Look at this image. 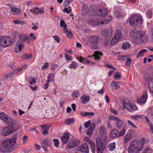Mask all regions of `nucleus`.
I'll list each match as a JSON object with an SVG mask.
<instances>
[{
    "instance_id": "f257e3e1",
    "label": "nucleus",
    "mask_w": 153,
    "mask_h": 153,
    "mask_svg": "<svg viewBox=\"0 0 153 153\" xmlns=\"http://www.w3.org/2000/svg\"><path fill=\"white\" fill-rule=\"evenodd\" d=\"M16 138L14 137L5 140L2 146L0 147V152H11L15 149L14 147L16 142Z\"/></svg>"
},
{
    "instance_id": "f03ea898",
    "label": "nucleus",
    "mask_w": 153,
    "mask_h": 153,
    "mask_svg": "<svg viewBox=\"0 0 153 153\" xmlns=\"http://www.w3.org/2000/svg\"><path fill=\"white\" fill-rule=\"evenodd\" d=\"M145 143L143 139L137 141H131L130 144L128 149V153H139L143 149V145Z\"/></svg>"
},
{
    "instance_id": "7ed1b4c3",
    "label": "nucleus",
    "mask_w": 153,
    "mask_h": 153,
    "mask_svg": "<svg viewBox=\"0 0 153 153\" xmlns=\"http://www.w3.org/2000/svg\"><path fill=\"white\" fill-rule=\"evenodd\" d=\"M130 35L136 42H142L147 37L146 32L134 29L130 32Z\"/></svg>"
},
{
    "instance_id": "20e7f679",
    "label": "nucleus",
    "mask_w": 153,
    "mask_h": 153,
    "mask_svg": "<svg viewBox=\"0 0 153 153\" xmlns=\"http://www.w3.org/2000/svg\"><path fill=\"white\" fill-rule=\"evenodd\" d=\"M100 37L97 36H94L89 37V42L90 44V48L91 50H97L99 48V44Z\"/></svg>"
},
{
    "instance_id": "39448f33",
    "label": "nucleus",
    "mask_w": 153,
    "mask_h": 153,
    "mask_svg": "<svg viewBox=\"0 0 153 153\" xmlns=\"http://www.w3.org/2000/svg\"><path fill=\"white\" fill-rule=\"evenodd\" d=\"M97 153H103L105 149V144L100 137H97L96 140Z\"/></svg>"
},
{
    "instance_id": "423d86ee",
    "label": "nucleus",
    "mask_w": 153,
    "mask_h": 153,
    "mask_svg": "<svg viewBox=\"0 0 153 153\" xmlns=\"http://www.w3.org/2000/svg\"><path fill=\"white\" fill-rule=\"evenodd\" d=\"M142 19V16L139 14L134 15L130 19L129 24L131 26L136 25L141 22Z\"/></svg>"
},
{
    "instance_id": "0eeeda50",
    "label": "nucleus",
    "mask_w": 153,
    "mask_h": 153,
    "mask_svg": "<svg viewBox=\"0 0 153 153\" xmlns=\"http://www.w3.org/2000/svg\"><path fill=\"white\" fill-rule=\"evenodd\" d=\"M7 124L8 125H10L9 126L10 127V128L12 130L13 132L14 131H17L20 128V126L18 122L16 120H13L12 118V121L9 122Z\"/></svg>"
},
{
    "instance_id": "6e6552de",
    "label": "nucleus",
    "mask_w": 153,
    "mask_h": 153,
    "mask_svg": "<svg viewBox=\"0 0 153 153\" xmlns=\"http://www.w3.org/2000/svg\"><path fill=\"white\" fill-rule=\"evenodd\" d=\"M123 109H126L130 111H132L137 109L135 105L124 101L123 103Z\"/></svg>"
},
{
    "instance_id": "1a4fd4ad",
    "label": "nucleus",
    "mask_w": 153,
    "mask_h": 153,
    "mask_svg": "<svg viewBox=\"0 0 153 153\" xmlns=\"http://www.w3.org/2000/svg\"><path fill=\"white\" fill-rule=\"evenodd\" d=\"M125 132L126 129L125 128L123 129L120 132H118L117 129H114L111 131L110 136L112 138L117 137L123 135L125 134Z\"/></svg>"
},
{
    "instance_id": "9d476101",
    "label": "nucleus",
    "mask_w": 153,
    "mask_h": 153,
    "mask_svg": "<svg viewBox=\"0 0 153 153\" xmlns=\"http://www.w3.org/2000/svg\"><path fill=\"white\" fill-rule=\"evenodd\" d=\"M10 127L8 126L2 128L0 131V134L5 136L10 135L13 133V131Z\"/></svg>"
},
{
    "instance_id": "9b49d317",
    "label": "nucleus",
    "mask_w": 153,
    "mask_h": 153,
    "mask_svg": "<svg viewBox=\"0 0 153 153\" xmlns=\"http://www.w3.org/2000/svg\"><path fill=\"white\" fill-rule=\"evenodd\" d=\"M51 143V140L49 138L44 139L43 141L41 142V146L45 151L48 152V150L46 146H50Z\"/></svg>"
},
{
    "instance_id": "f8f14e48",
    "label": "nucleus",
    "mask_w": 153,
    "mask_h": 153,
    "mask_svg": "<svg viewBox=\"0 0 153 153\" xmlns=\"http://www.w3.org/2000/svg\"><path fill=\"white\" fill-rule=\"evenodd\" d=\"M0 119L7 124L12 121V118L3 112L0 113Z\"/></svg>"
},
{
    "instance_id": "ddd939ff",
    "label": "nucleus",
    "mask_w": 153,
    "mask_h": 153,
    "mask_svg": "<svg viewBox=\"0 0 153 153\" xmlns=\"http://www.w3.org/2000/svg\"><path fill=\"white\" fill-rule=\"evenodd\" d=\"M78 150L82 152L89 153V149L87 143H84L81 146H79L77 148Z\"/></svg>"
},
{
    "instance_id": "4468645a",
    "label": "nucleus",
    "mask_w": 153,
    "mask_h": 153,
    "mask_svg": "<svg viewBox=\"0 0 153 153\" xmlns=\"http://www.w3.org/2000/svg\"><path fill=\"white\" fill-rule=\"evenodd\" d=\"M113 30L112 28L106 29L101 32L102 35L105 37H111L112 34Z\"/></svg>"
},
{
    "instance_id": "2eb2a0df",
    "label": "nucleus",
    "mask_w": 153,
    "mask_h": 153,
    "mask_svg": "<svg viewBox=\"0 0 153 153\" xmlns=\"http://www.w3.org/2000/svg\"><path fill=\"white\" fill-rule=\"evenodd\" d=\"M107 14V11L105 8L100 9L97 11L95 15H99L103 17L106 16Z\"/></svg>"
},
{
    "instance_id": "dca6fc26",
    "label": "nucleus",
    "mask_w": 153,
    "mask_h": 153,
    "mask_svg": "<svg viewBox=\"0 0 153 153\" xmlns=\"http://www.w3.org/2000/svg\"><path fill=\"white\" fill-rule=\"evenodd\" d=\"M148 97L147 91H146L142 97L137 100V101L139 103L144 104L146 101Z\"/></svg>"
},
{
    "instance_id": "f3484780",
    "label": "nucleus",
    "mask_w": 153,
    "mask_h": 153,
    "mask_svg": "<svg viewBox=\"0 0 153 153\" xmlns=\"http://www.w3.org/2000/svg\"><path fill=\"white\" fill-rule=\"evenodd\" d=\"M108 19H105L103 21H99L95 22L96 25H99L100 24H106L109 23L112 20V18L111 16H109Z\"/></svg>"
},
{
    "instance_id": "a211bd4d",
    "label": "nucleus",
    "mask_w": 153,
    "mask_h": 153,
    "mask_svg": "<svg viewBox=\"0 0 153 153\" xmlns=\"http://www.w3.org/2000/svg\"><path fill=\"white\" fill-rule=\"evenodd\" d=\"M5 43L2 45L4 46V47H7L12 43V39L8 36H6L5 40Z\"/></svg>"
},
{
    "instance_id": "6ab92c4d",
    "label": "nucleus",
    "mask_w": 153,
    "mask_h": 153,
    "mask_svg": "<svg viewBox=\"0 0 153 153\" xmlns=\"http://www.w3.org/2000/svg\"><path fill=\"white\" fill-rule=\"evenodd\" d=\"M69 138V135L68 133L64 134L61 138L62 143L66 144L68 142Z\"/></svg>"
},
{
    "instance_id": "aec40b11",
    "label": "nucleus",
    "mask_w": 153,
    "mask_h": 153,
    "mask_svg": "<svg viewBox=\"0 0 153 153\" xmlns=\"http://www.w3.org/2000/svg\"><path fill=\"white\" fill-rule=\"evenodd\" d=\"M100 134L103 136L105 139L107 138V131L105 128L103 126H101L100 129Z\"/></svg>"
},
{
    "instance_id": "412c9836",
    "label": "nucleus",
    "mask_w": 153,
    "mask_h": 153,
    "mask_svg": "<svg viewBox=\"0 0 153 153\" xmlns=\"http://www.w3.org/2000/svg\"><path fill=\"white\" fill-rule=\"evenodd\" d=\"M88 143L91 147V150L93 153H95L96 151V148L95 144L94 142L92 140H89Z\"/></svg>"
},
{
    "instance_id": "4be33fe9",
    "label": "nucleus",
    "mask_w": 153,
    "mask_h": 153,
    "mask_svg": "<svg viewBox=\"0 0 153 153\" xmlns=\"http://www.w3.org/2000/svg\"><path fill=\"white\" fill-rule=\"evenodd\" d=\"M102 54L101 52L96 51H95L94 55H93V56L95 57L94 59L96 60H99L100 59V56H102Z\"/></svg>"
},
{
    "instance_id": "5701e85b",
    "label": "nucleus",
    "mask_w": 153,
    "mask_h": 153,
    "mask_svg": "<svg viewBox=\"0 0 153 153\" xmlns=\"http://www.w3.org/2000/svg\"><path fill=\"white\" fill-rule=\"evenodd\" d=\"M95 127V124L94 123H92L88 130H87L86 134L88 135H89L93 132Z\"/></svg>"
},
{
    "instance_id": "b1692460",
    "label": "nucleus",
    "mask_w": 153,
    "mask_h": 153,
    "mask_svg": "<svg viewBox=\"0 0 153 153\" xmlns=\"http://www.w3.org/2000/svg\"><path fill=\"white\" fill-rule=\"evenodd\" d=\"M19 39L20 42H23L27 39V37L26 34H20L19 36Z\"/></svg>"
},
{
    "instance_id": "393cba45",
    "label": "nucleus",
    "mask_w": 153,
    "mask_h": 153,
    "mask_svg": "<svg viewBox=\"0 0 153 153\" xmlns=\"http://www.w3.org/2000/svg\"><path fill=\"white\" fill-rule=\"evenodd\" d=\"M11 10L12 13L14 15H18L20 13V10L14 7H11Z\"/></svg>"
},
{
    "instance_id": "a878e982",
    "label": "nucleus",
    "mask_w": 153,
    "mask_h": 153,
    "mask_svg": "<svg viewBox=\"0 0 153 153\" xmlns=\"http://www.w3.org/2000/svg\"><path fill=\"white\" fill-rule=\"evenodd\" d=\"M33 13L36 14H38V13H42L45 12L44 10L42 8L39 9L37 7H34L33 9Z\"/></svg>"
},
{
    "instance_id": "bb28decb",
    "label": "nucleus",
    "mask_w": 153,
    "mask_h": 153,
    "mask_svg": "<svg viewBox=\"0 0 153 153\" xmlns=\"http://www.w3.org/2000/svg\"><path fill=\"white\" fill-rule=\"evenodd\" d=\"M114 36L119 40L121 39L122 36L121 31L120 30H117L115 33Z\"/></svg>"
},
{
    "instance_id": "cd10ccee",
    "label": "nucleus",
    "mask_w": 153,
    "mask_h": 153,
    "mask_svg": "<svg viewBox=\"0 0 153 153\" xmlns=\"http://www.w3.org/2000/svg\"><path fill=\"white\" fill-rule=\"evenodd\" d=\"M88 11V9L87 8V5L84 4L83 5L82 9L81 10V13L83 16L86 15Z\"/></svg>"
},
{
    "instance_id": "c85d7f7f",
    "label": "nucleus",
    "mask_w": 153,
    "mask_h": 153,
    "mask_svg": "<svg viewBox=\"0 0 153 153\" xmlns=\"http://www.w3.org/2000/svg\"><path fill=\"white\" fill-rule=\"evenodd\" d=\"M74 119L73 118H71L66 119L65 120V124L67 125H70L74 123Z\"/></svg>"
},
{
    "instance_id": "c756f323",
    "label": "nucleus",
    "mask_w": 153,
    "mask_h": 153,
    "mask_svg": "<svg viewBox=\"0 0 153 153\" xmlns=\"http://www.w3.org/2000/svg\"><path fill=\"white\" fill-rule=\"evenodd\" d=\"M79 143L76 141H71L68 143V146H69L70 148H74L77 146L78 145Z\"/></svg>"
},
{
    "instance_id": "7c9ffc66",
    "label": "nucleus",
    "mask_w": 153,
    "mask_h": 153,
    "mask_svg": "<svg viewBox=\"0 0 153 153\" xmlns=\"http://www.w3.org/2000/svg\"><path fill=\"white\" fill-rule=\"evenodd\" d=\"M81 100H82V103L85 104L87 103L89 100L90 98L86 95H84L81 97Z\"/></svg>"
},
{
    "instance_id": "2f4dec72",
    "label": "nucleus",
    "mask_w": 153,
    "mask_h": 153,
    "mask_svg": "<svg viewBox=\"0 0 153 153\" xmlns=\"http://www.w3.org/2000/svg\"><path fill=\"white\" fill-rule=\"evenodd\" d=\"M149 87L151 91L153 93V78H152L149 80Z\"/></svg>"
},
{
    "instance_id": "473e14b6",
    "label": "nucleus",
    "mask_w": 153,
    "mask_h": 153,
    "mask_svg": "<svg viewBox=\"0 0 153 153\" xmlns=\"http://www.w3.org/2000/svg\"><path fill=\"white\" fill-rule=\"evenodd\" d=\"M48 80L47 81L49 82L53 81L54 78V74L53 73H50L47 76Z\"/></svg>"
},
{
    "instance_id": "72a5a7b5",
    "label": "nucleus",
    "mask_w": 153,
    "mask_h": 153,
    "mask_svg": "<svg viewBox=\"0 0 153 153\" xmlns=\"http://www.w3.org/2000/svg\"><path fill=\"white\" fill-rule=\"evenodd\" d=\"M60 26L61 27H63L64 30H66L67 28L66 24L65 23V21L63 20H61L60 21Z\"/></svg>"
},
{
    "instance_id": "f704fd0d",
    "label": "nucleus",
    "mask_w": 153,
    "mask_h": 153,
    "mask_svg": "<svg viewBox=\"0 0 153 153\" xmlns=\"http://www.w3.org/2000/svg\"><path fill=\"white\" fill-rule=\"evenodd\" d=\"M147 51L146 49H143L140 51L137 55V57L138 58L140 56H143L144 54Z\"/></svg>"
},
{
    "instance_id": "c9c22d12",
    "label": "nucleus",
    "mask_w": 153,
    "mask_h": 153,
    "mask_svg": "<svg viewBox=\"0 0 153 153\" xmlns=\"http://www.w3.org/2000/svg\"><path fill=\"white\" fill-rule=\"evenodd\" d=\"M32 57V54H30L28 55L27 53H25L22 55V58L23 60H25L27 59H29L31 58Z\"/></svg>"
},
{
    "instance_id": "e433bc0d",
    "label": "nucleus",
    "mask_w": 153,
    "mask_h": 153,
    "mask_svg": "<svg viewBox=\"0 0 153 153\" xmlns=\"http://www.w3.org/2000/svg\"><path fill=\"white\" fill-rule=\"evenodd\" d=\"M131 138V135L130 134H127L125 136L124 139V143H127L129 140Z\"/></svg>"
},
{
    "instance_id": "4c0bfd02",
    "label": "nucleus",
    "mask_w": 153,
    "mask_h": 153,
    "mask_svg": "<svg viewBox=\"0 0 153 153\" xmlns=\"http://www.w3.org/2000/svg\"><path fill=\"white\" fill-rule=\"evenodd\" d=\"M66 33L67 36L69 38H71L73 36V35L72 32L70 30H68L67 28L65 30H64Z\"/></svg>"
},
{
    "instance_id": "58836bf2",
    "label": "nucleus",
    "mask_w": 153,
    "mask_h": 153,
    "mask_svg": "<svg viewBox=\"0 0 153 153\" xmlns=\"http://www.w3.org/2000/svg\"><path fill=\"white\" fill-rule=\"evenodd\" d=\"M78 65L77 63H75L74 62H72L69 65V67L71 69H75L77 68Z\"/></svg>"
},
{
    "instance_id": "ea45409f",
    "label": "nucleus",
    "mask_w": 153,
    "mask_h": 153,
    "mask_svg": "<svg viewBox=\"0 0 153 153\" xmlns=\"http://www.w3.org/2000/svg\"><path fill=\"white\" fill-rule=\"evenodd\" d=\"M30 84H34L36 83V80L35 78L29 77L28 80Z\"/></svg>"
},
{
    "instance_id": "a19ab883",
    "label": "nucleus",
    "mask_w": 153,
    "mask_h": 153,
    "mask_svg": "<svg viewBox=\"0 0 153 153\" xmlns=\"http://www.w3.org/2000/svg\"><path fill=\"white\" fill-rule=\"evenodd\" d=\"M130 46V45L128 42L123 43L122 46L123 49L124 50L128 48Z\"/></svg>"
},
{
    "instance_id": "79ce46f5",
    "label": "nucleus",
    "mask_w": 153,
    "mask_h": 153,
    "mask_svg": "<svg viewBox=\"0 0 153 153\" xmlns=\"http://www.w3.org/2000/svg\"><path fill=\"white\" fill-rule=\"evenodd\" d=\"M119 84L120 83L118 82H116L115 81H112L111 82V85H114V89H116L119 87Z\"/></svg>"
},
{
    "instance_id": "37998d69",
    "label": "nucleus",
    "mask_w": 153,
    "mask_h": 153,
    "mask_svg": "<svg viewBox=\"0 0 153 153\" xmlns=\"http://www.w3.org/2000/svg\"><path fill=\"white\" fill-rule=\"evenodd\" d=\"M110 150L111 151H113L114 150L115 148V143L114 142L111 143L108 146Z\"/></svg>"
},
{
    "instance_id": "c03bdc74",
    "label": "nucleus",
    "mask_w": 153,
    "mask_h": 153,
    "mask_svg": "<svg viewBox=\"0 0 153 153\" xmlns=\"http://www.w3.org/2000/svg\"><path fill=\"white\" fill-rule=\"evenodd\" d=\"M6 36H2L0 37V45L4 47V46L2 45L4 43H5V40Z\"/></svg>"
},
{
    "instance_id": "a18cd8bd",
    "label": "nucleus",
    "mask_w": 153,
    "mask_h": 153,
    "mask_svg": "<svg viewBox=\"0 0 153 153\" xmlns=\"http://www.w3.org/2000/svg\"><path fill=\"white\" fill-rule=\"evenodd\" d=\"M15 74V73L14 72H11L5 74L4 76V78L5 79L9 78L12 75H14Z\"/></svg>"
},
{
    "instance_id": "49530a36",
    "label": "nucleus",
    "mask_w": 153,
    "mask_h": 153,
    "mask_svg": "<svg viewBox=\"0 0 153 153\" xmlns=\"http://www.w3.org/2000/svg\"><path fill=\"white\" fill-rule=\"evenodd\" d=\"M123 123V121L120 120L117 122V126L118 128L120 129Z\"/></svg>"
},
{
    "instance_id": "de8ad7c7",
    "label": "nucleus",
    "mask_w": 153,
    "mask_h": 153,
    "mask_svg": "<svg viewBox=\"0 0 153 153\" xmlns=\"http://www.w3.org/2000/svg\"><path fill=\"white\" fill-rule=\"evenodd\" d=\"M119 40L114 36L111 41V45H114L117 43Z\"/></svg>"
},
{
    "instance_id": "09e8293b",
    "label": "nucleus",
    "mask_w": 153,
    "mask_h": 153,
    "mask_svg": "<svg viewBox=\"0 0 153 153\" xmlns=\"http://www.w3.org/2000/svg\"><path fill=\"white\" fill-rule=\"evenodd\" d=\"M121 75L119 72H116L114 74V78L115 79H119Z\"/></svg>"
},
{
    "instance_id": "8fccbe9b",
    "label": "nucleus",
    "mask_w": 153,
    "mask_h": 153,
    "mask_svg": "<svg viewBox=\"0 0 153 153\" xmlns=\"http://www.w3.org/2000/svg\"><path fill=\"white\" fill-rule=\"evenodd\" d=\"M141 116L140 115H133L131 116V118L135 120H137L139 118L142 119L143 118L142 117H141Z\"/></svg>"
},
{
    "instance_id": "3c124183",
    "label": "nucleus",
    "mask_w": 153,
    "mask_h": 153,
    "mask_svg": "<svg viewBox=\"0 0 153 153\" xmlns=\"http://www.w3.org/2000/svg\"><path fill=\"white\" fill-rule=\"evenodd\" d=\"M72 95L74 97H78L80 95V93L79 91H75L73 92Z\"/></svg>"
},
{
    "instance_id": "603ef678",
    "label": "nucleus",
    "mask_w": 153,
    "mask_h": 153,
    "mask_svg": "<svg viewBox=\"0 0 153 153\" xmlns=\"http://www.w3.org/2000/svg\"><path fill=\"white\" fill-rule=\"evenodd\" d=\"M53 141L54 142V144L55 146L57 147H58L59 144L58 140L57 139H54L53 140Z\"/></svg>"
},
{
    "instance_id": "864d4df0",
    "label": "nucleus",
    "mask_w": 153,
    "mask_h": 153,
    "mask_svg": "<svg viewBox=\"0 0 153 153\" xmlns=\"http://www.w3.org/2000/svg\"><path fill=\"white\" fill-rule=\"evenodd\" d=\"M65 58L67 61L71 60H72V57L69 55H67L66 53L65 54Z\"/></svg>"
},
{
    "instance_id": "5fc2aeb1",
    "label": "nucleus",
    "mask_w": 153,
    "mask_h": 153,
    "mask_svg": "<svg viewBox=\"0 0 153 153\" xmlns=\"http://www.w3.org/2000/svg\"><path fill=\"white\" fill-rule=\"evenodd\" d=\"M24 47V44L22 43L19 44L18 46V50L20 51H22Z\"/></svg>"
},
{
    "instance_id": "6e6d98bb",
    "label": "nucleus",
    "mask_w": 153,
    "mask_h": 153,
    "mask_svg": "<svg viewBox=\"0 0 153 153\" xmlns=\"http://www.w3.org/2000/svg\"><path fill=\"white\" fill-rule=\"evenodd\" d=\"M13 22L15 24H22L23 23V22L19 20H14L13 21Z\"/></svg>"
},
{
    "instance_id": "4d7b16f0",
    "label": "nucleus",
    "mask_w": 153,
    "mask_h": 153,
    "mask_svg": "<svg viewBox=\"0 0 153 153\" xmlns=\"http://www.w3.org/2000/svg\"><path fill=\"white\" fill-rule=\"evenodd\" d=\"M91 124V122L90 120H88L84 124V127L85 128H88L89 127Z\"/></svg>"
},
{
    "instance_id": "13d9d810",
    "label": "nucleus",
    "mask_w": 153,
    "mask_h": 153,
    "mask_svg": "<svg viewBox=\"0 0 153 153\" xmlns=\"http://www.w3.org/2000/svg\"><path fill=\"white\" fill-rule=\"evenodd\" d=\"M49 127L46 128L45 129L43 130L42 133L43 134L46 135L48 133Z\"/></svg>"
},
{
    "instance_id": "bf43d9fd",
    "label": "nucleus",
    "mask_w": 153,
    "mask_h": 153,
    "mask_svg": "<svg viewBox=\"0 0 153 153\" xmlns=\"http://www.w3.org/2000/svg\"><path fill=\"white\" fill-rule=\"evenodd\" d=\"M147 14L150 18H152V13L151 10H149L146 12Z\"/></svg>"
},
{
    "instance_id": "052dcab7",
    "label": "nucleus",
    "mask_w": 153,
    "mask_h": 153,
    "mask_svg": "<svg viewBox=\"0 0 153 153\" xmlns=\"http://www.w3.org/2000/svg\"><path fill=\"white\" fill-rule=\"evenodd\" d=\"M131 61V59H128L126 62V65L127 66H129L130 64Z\"/></svg>"
},
{
    "instance_id": "680f3d73",
    "label": "nucleus",
    "mask_w": 153,
    "mask_h": 153,
    "mask_svg": "<svg viewBox=\"0 0 153 153\" xmlns=\"http://www.w3.org/2000/svg\"><path fill=\"white\" fill-rule=\"evenodd\" d=\"M49 65L48 63H45L44 64V65L42 67V69L43 70H45L47 69Z\"/></svg>"
},
{
    "instance_id": "e2e57ef3",
    "label": "nucleus",
    "mask_w": 153,
    "mask_h": 153,
    "mask_svg": "<svg viewBox=\"0 0 153 153\" xmlns=\"http://www.w3.org/2000/svg\"><path fill=\"white\" fill-rule=\"evenodd\" d=\"M94 112H85V115L86 116H91L94 115Z\"/></svg>"
},
{
    "instance_id": "0e129e2a",
    "label": "nucleus",
    "mask_w": 153,
    "mask_h": 153,
    "mask_svg": "<svg viewBox=\"0 0 153 153\" xmlns=\"http://www.w3.org/2000/svg\"><path fill=\"white\" fill-rule=\"evenodd\" d=\"M144 119L146 121V124L148 125H149L150 124L152 123V122H151L149 120V118L147 117H145L144 118Z\"/></svg>"
},
{
    "instance_id": "69168bd1",
    "label": "nucleus",
    "mask_w": 153,
    "mask_h": 153,
    "mask_svg": "<svg viewBox=\"0 0 153 153\" xmlns=\"http://www.w3.org/2000/svg\"><path fill=\"white\" fill-rule=\"evenodd\" d=\"M53 38L56 41L57 43H59L60 39L58 36H54L53 37Z\"/></svg>"
},
{
    "instance_id": "338daca9",
    "label": "nucleus",
    "mask_w": 153,
    "mask_h": 153,
    "mask_svg": "<svg viewBox=\"0 0 153 153\" xmlns=\"http://www.w3.org/2000/svg\"><path fill=\"white\" fill-rule=\"evenodd\" d=\"M128 123L129 125L132 126L133 128H136V126L130 120L128 121Z\"/></svg>"
},
{
    "instance_id": "774afa93",
    "label": "nucleus",
    "mask_w": 153,
    "mask_h": 153,
    "mask_svg": "<svg viewBox=\"0 0 153 153\" xmlns=\"http://www.w3.org/2000/svg\"><path fill=\"white\" fill-rule=\"evenodd\" d=\"M126 57V56H118V59L120 60H121V61L124 60L125 59H124V58Z\"/></svg>"
}]
</instances>
